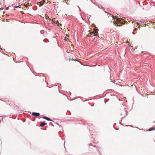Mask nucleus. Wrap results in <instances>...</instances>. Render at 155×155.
I'll return each instance as SVG.
<instances>
[{
  "label": "nucleus",
  "mask_w": 155,
  "mask_h": 155,
  "mask_svg": "<svg viewBox=\"0 0 155 155\" xmlns=\"http://www.w3.org/2000/svg\"><path fill=\"white\" fill-rule=\"evenodd\" d=\"M116 18V23L117 25V26H120V25H119L118 24H119L121 22V25L123 24L124 23L122 22H121V21L123 20V19L122 18H117L116 16H115Z\"/></svg>",
  "instance_id": "1"
},
{
  "label": "nucleus",
  "mask_w": 155,
  "mask_h": 155,
  "mask_svg": "<svg viewBox=\"0 0 155 155\" xmlns=\"http://www.w3.org/2000/svg\"><path fill=\"white\" fill-rule=\"evenodd\" d=\"M98 29H96V30H95L94 33H92L91 34L92 35V36H91L90 35H89V34H88L87 35V36L88 37H91L92 36H94V35L95 36L98 35Z\"/></svg>",
  "instance_id": "2"
},
{
  "label": "nucleus",
  "mask_w": 155,
  "mask_h": 155,
  "mask_svg": "<svg viewBox=\"0 0 155 155\" xmlns=\"http://www.w3.org/2000/svg\"><path fill=\"white\" fill-rule=\"evenodd\" d=\"M45 2V1L44 0H43L40 2H39L38 3V5L39 6H41L43 5Z\"/></svg>",
  "instance_id": "3"
},
{
  "label": "nucleus",
  "mask_w": 155,
  "mask_h": 155,
  "mask_svg": "<svg viewBox=\"0 0 155 155\" xmlns=\"http://www.w3.org/2000/svg\"><path fill=\"white\" fill-rule=\"evenodd\" d=\"M32 114L34 116H38L40 115V114L38 113L33 112L32 113Z\"/></svg>",
  "instance_id": "4"
},
{
  "label": "nucleus",
  "mask_w": 155,
  "mask_h": 155,
  "mask_svg": "<svg viewBox=\"0 0 155 155\" xmlns=\"http://www.w3.org/2000/svg\"><path fill=\"white\" fill-rule=\"evenodd\" d=\"M53 21L54 23L56 24L57 26L59 25V23H58V21H54L53 19Z\"/></svg>",
  "instance_id": "5"
},
{
  "label": "nucleus",
  "mask_w": 155,
  "mask_h": 155,
  "mask_svg": "<svg viewBox=\"0 0 155 155\" xmlns=\"http://www.w3.org/2000/svg\"><path fill=\"white\" fill-rule=\"evenodd\" d=\"M47 124L45 122H43L42 123H41L40 124V126L41 127H43L45 125H46Z\"/></svg>",
  "instance_id": "6"
},
{
  "label": "nucleus",
  "mask_w": 155,
  "mask_h": 155,
  "mask_svg": "<svg viewBox=\"0 0 155 155\" xmlns=\"http://www.w3.org/2000/svg\"><path fill=\"white\" fill-rule=\"evenodd\" d=\"M43 118L45 119L48 120H49V121L51 120H50V118H49L48 117H43Z\"/></svg>",
  "instance_id": "7"
},
{
  "label": "nucleus",
  "mask_w": 155,
  "mask_h": 155,
  "mask_svg": "<svg viewBox=\"0 0 155 155\" xmlns=\"http://www.w3.org/2000/svg\"><path fill=\"white\" fill-rule=\"evenodd\" d=\"M155 130V128H151L149 130V131H151V130Z\"/></svg>",
  "instance_id": "8"
},
{
  "label": "nucleus",
  "mask_w": 155,
  "mask_h": 155,
  "mask_svg": "<svg viewBox=\"0 0 155 155\" xmlns=\"http://www.w3.org/2000/svg\"><path fill=\"white\" fill-rule=\"evenodd\" d=\"M110 17H111L112 18V19H115L114 17L112 15H110Z\"/></svg>",
  "instance_id": "9"
},
{
  "label": "nucleus",
  "mask_w": 155,
  "mask_h": 155,
  "mask_svg": "<svg viewBox=\"0 0 155 155\" xmlns=\"http://www.w3.org/2000/svg\"><path fill=\"white\" fill-rule=\"evenodd\" d=\"M45 18L46 19H48L49 18V17L48 16H46Z\"/></svg>",
  "instance_id": "10"
},
{
  "label": "nucleus",
  "mask_w": 155,
  "mask_h": 155,
  "mask_svg": "<svg viewBox=\"0 0 155 155\" xmlns=\"http://www.w3.org/2000/svg\"><path fill=\"white\" fill-rule=\"evenodd\" d=\"M63 2L64 3H66V1H67V0H63Z\"/></svg>",
  "instance_id": "11"
},
{
  "label": "nucleus",
  "mask_w": 155,
  "mask_h": 155,
  "mask_svg": "<svg viewBox=\"0 0 155 155\" xmlns=\"http://www.w3.org/2000/svg\"><path fill=\"white\" fill-rule=\"evenodd\" d=\"M28 6H31V4H28Z\"/></svg>",
  "instance_id": "12"
},
{
  "label": "nucleus",
  "mask_w": 155,
  "mask_h": 155,
  "mask_svg": "<svg viewBox=\"0 0 155 155\" xmlns=\"http://www.w3.org/2000/svg\"><path fill=\"white\" fill-rule=\"evenodd\" d=\"M66 3L67 5H69V2H68V1H67V2H66Z\"/></svg>",
  "instance_id": "13"
},
{
  "label": "nucleus",
  "mask_w": 155,
  "mask_h": 155,
  "mask_svg": "<svg viewBox=\"0 0 155 155\" xmlns=\"http://www.w3.org/2000/svg\"><path fill=\"white\" fill-rule=\"evenodd\" d=\"M129 46H131V47H132V46H131V44H129Z\"/></svg>",
  "instance_id": "14"
},
{
  "label": "nucleus",
  "mask_w": 155,
  "mask_h": 155,
  "mask_svg": "<svg viewBox=\"0 0 155 155\" xmlns=\"http://www.w3.org/2000/svg\"><path fill=\"white\" fill-rule=\"evenodd\" d=\"M2 8H0V10L1 9H2Z\"/></svg>",
  "instance_id": "15"
},
{
  "label": "nucleus",
  "mask_w": 155,
  "mask_h": 155,
  "mask_svg": "<svg viewBox=\"0 0 155 155\" xmlns=\"http://www.w3.org/2000/svg\"><path fill=\"white\" fill-rule=\"evenodd\" d=\"M114 21H115V20H114V21H113V22L114 23Z\"/></svg>",
  "instance_id": "16"
},
{
  "label": "nucleus",
  "mask_w": 155,
  "mask_h": 155,
  "mask_svg": "<svg viewBox=\"0 0 155 155\" xmlns=\"http://www.w3.org/2000/svg\"><path fill=\"white\" fill-rule=\"evenodd\" d=\"M60 24V25L61 26V24Z\"/></svg>",
  "instance_id": "17"
}]
</instances>
